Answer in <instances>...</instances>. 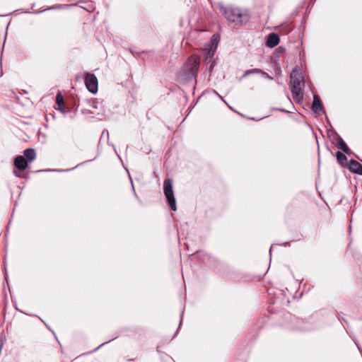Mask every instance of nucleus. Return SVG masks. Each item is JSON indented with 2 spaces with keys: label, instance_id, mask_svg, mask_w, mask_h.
Masks as SVG:
<instances>
[{
  "label": "nucleus",
  "instance_id": "nucleus-22",
  "mask_svg": "<svg viewBox=\"0 0 362 362\" xmlns=\"http://www.w3.org/2000/svg\"><path fill=\"white\" fill-rule=\"evenodd\" d=\"M117 337H115V338H112V340H115V339H117Z\"/></svg>",
  "mask_w": 362,
  "mask_h": 362
},
{
  "label": "nucleus",
  "instance_id": "nucleus-2",
  "mask_svg": "<svg viewBox=\"0 0 362 362\" xmlns=\"http://www.w3.org/2000/svg\"><path fill=\"white\" fill-rule=\"evenodd\" d=\"M225 17L229 22L234 23L235 26L241 25L249 21L248 15L241 12L238 8L226 9L225 11Z\"/></svg>",
  "mask_w": 362,
  "mask_h": 362
},
{
  "label": "nucleus",
  "instance_id": "nucleus-11",
  "mask_svg": "<svg viewBox=\"0 0 362 362\" xmlns=\"http://www.w3.org/2000/svg\"><path fill=\"white\" fill-rule=\"evenodd\" d=\"M336 145L338 148L341 149L344 153H349L350 152L349 148L340 136L337 137V143Z\"/></svg>",
  "mask_w": 362,
  "mask_h": 362
},
{
  "label": "nucleus",
  "instance_id": "nucleus-21",
  "mask_svg": "<svg viewBox=\"0 0 362 362\" xmlns=\"http://www.w3.org/2000/svg\"><path fill=\"white\" fill-rule=\"evenodd\" d=\"M117 337H115V338H112V340H115V339H117Z\"/></svg>",
  "mask_w": 362,
  "mask_h": 362
},
{
  "label": "nucleus",
  "instance_id": "nucleus-7",
  "mask_svg": "<svg viewBox=\"0 0 362 362\" xmlns=\"http://www.w3.org/2000/svg\"><path fill=\"white\" fill-rule=\"evenodd\" d=\"M280 41L279 36L276 33H269L267 35V39L266 41V45L268 47L273 48L276 47Z\"/></svg>",
  "mask_w": 362,
  "mask_h": 362
},
{
  "label": "nucleus",
  "instance_id": "nucleus-12",
  "mask_svg": "<svg viewBox=\"0 0 362 362\" xmlns=\"http://www.w3.org/2000/svg\"><path fill=\"white\" fill-rule=\"evenodd\" d=\"M336 156L337 161L343 166L347 165V158L346 156L341 152L337 151L336 153Z\"/></svg>",
  "mask_w": 362,
  "mask_h": 362
},
{
  "label": "nucleus",
  "instance_id": "nucleus-17",
  "mask_svg": "<svg viewBox=\"0 0 362 362\" xmlns=\"http://www.w3.org/2000/svg\"><path fill=\"white\" fill-rule=\"evenodd\" d=\"M15 175L17 176V177H21L20 175L17 174V173L15 171Z\"/></svg>",
  "mask_w": 362,
  "mask_h": 362
},
{
  "label": "nucleus",
  "instance_id": "nucleus-3",
  "mask_svg": "<svg viewBox=\"0 0 362 362\" xmlns=\"http://www.w3.org/2000/svg\"><path fill=\"white\" fill-rule=\"evenodd\" d=\"M200 59L198 56H190L186 64H185L184 69L189 76H192L196 78L199 70Z\"/></svg>",
  "mask_w": 362,
  "mask_h": 362
},
{
  "label": "nucleus",
  "instance_id": "nucleus-9",
  "mask_svg": "<svg viewBox=\"0 0 362 362\" xmlns=\"http://www.w3.org/2000/svg\"><path fill=\"white\" fill-rule=\"evenodd\" d=\"M348 165L349 170L354 173L358 174L360 171V167L361 166V164H360L358 161L356 160L351 159L349 161V163Z\"/></svg>",
  "mask_w": 362,
  "mask_h": 362
},
{
  "label": "nucleus",
  "instance_id": "nucleus-5",
  "mask_svg": "<svg viewBox=\"0 0 362 362\" xmlns=\"http://www.w3.org/2000/svg\"><path fill=\"white\" fill-rule=\"evenodd\" d=\"M163 190L168 204H175L173 190V181L171 179H165L163 182Z\"/></svg>",
  "mask_w": 362,
  "mask_h": 362
},
{
  "label": "nucleus",
  "instance_id": "nucleus-13",
  "mask_svg": "<svg viewBox=\"0 0 362 362\" xmlns=\"http://www.w3.org/2000/svg\"><path fill=\"white\" fill-rule=\"evenodd\" d=\"M56 103L59 106V109L62 110L64 107V98L61 94H57L56 97Z\"/></svg>",
  "mask_w": 362,
  "mask_h": 362
},
{
  "label": "nucleus",
  "instance_id": "nucleus-18",
  "mask_svg": "<svg viewBox=\"0 0 362 362\" xmlns=\"http://www.w3.org/2000/svg\"><path fill=\"white\" fill-rule=\"evenodd\" d=\"M127 361H134V359H132V358H129V359H127Z\"/></svg>",
  "mask_w": 362,
  "mask_h": 362
},
{
  "label": "nucleus",
  "instance_id": "nucleus-1",
  "mask_svg": "<svg viewBox=\"0 0 362 362\" xmlns=\"http://www.w3.org/2000/svg\"><path fill=\"white\" fill-rule=\"evenodd\" d=\"M304 86V76L300 70L296 67L290 74V89L295 101L300 102L303 100Z\"/></svg>",
  "mask_w": 362,
  "mask_h": 362
},
{
  "label": "nucleus",
  "instance_id": "nucleus-14",
  "mask_svg": "<svg viewBox=\"0 0 362 362\" xmlns=\"http://www.w3.org/2000/svg\"><path fill=\"white\" fill-rule=\"evenodd\" d=\"M252 73L262 74L264 76H265L267 78H272L271 77L269 76V75L266 72H264L259 69H253L248 70L245 72V75H247V74H252Z\"/></svg>",
  "mask_w": 362,
  "mask_h": 362
},
{
  "label": "nucleus",
  "instance_id": "nucleus-8",
  "mask_svg": "<svg viewBox=\"0 0 362 362\" xmlns=\"http://www.w3.org/2000/svg\"><path fill=\"white\" fill-rule=\"evenodd\" d=\"M23 156L25 157V159L28 162V163H32L37 157L35 150L32 148H27L24 150Z\"/></svg>",
  "mask_w": 362,
  "mask_h": 362
},
{
  "label": "nucleus",
  "instance_id": "nucleus-6",
  "mask_svg": "<svg viewBox=\"0 0 362 362\" xmlns=\"http://www.w3.org/2000/svg\"><path fill=\"white\" fill-rule=\"evenodd\" d=\"M28 162L23 156H16L13 160V165L15 168L20 171L25 170L28 167Z\"/></svg>",
  "mask_w": 362,
  "mask_h": 362
},
{
  "label": "nucleus",
  "instance_id": "nucleus-4",
  "mask_svg": "<svg viewBox=\"0 0 362 362\" xmlns=\"http://www.w3.org/2000/svg\"><path fill=\"white\" fill-rule=\"evenodd\" d=\"M85 84L87 89L92 93L98 92V81L97 77L91 73H87L85 76Z\"/></svg>",
  "mask_w": 362,
  "mask_h": 362
},
{
  "label": "nucleus",
  "instance_id": "nucleus-16",
  "mask_svg": "<svg viewBox=\"0 0 362 362\" xmlns=\"http://www.w3.org/2000/svg\"><path fill=\"white\" fill-rule=\"evenodd\" d=\"M359 175H362V165L360 167V171H359Z\"/></svg>",
  "mask_w": 362,
  "mask_h": 362
},
{
  "label": "nucleus",
  "instance_id": "nucleus-15",
  "mask_svg": "<svg viewBox=\"0 0 362 362\" xmlns=\"http://www.w3.org/2000/svg\"><path fill=\"white\" fill-rule=\"evenodd\" d=\"M171 206L172 210L176 211L177 210V205H170Z\"/></svg>",
  "mask_w": 362,
  "mask_h": 362
},
{
  "label": "nucleus",
  "instance_id": "nucleus-10",
  "mask_svg": "<svg viewBox=\"0 0 362 362\" xmlns=\"http://www.w3.org/2000/svg\"><path fill=\"white\" fill-rule=\"evenodd\" d=\"M312 110L315 112H319L322 110V105L321 100L317 95H314L313 103L312 105Z\"/></svg>",
  "mask_w": 362,
  "mask_h": 362
},
{
  "label": "nucleus",
  "instance_id": "nucleus-19",
  "mask_svg": "<svg viewBox=\"0 0 362 362\" xmlns=\"http://www.w3.org/2000/svg\"><path fill=\"white\" fill-rule=\"evenodd\" d=\"M107 342H105L106 344ZM103 345H105V343H103V344H100V346H103Z\"/></svg>",
  "mask_w": 362,
  "mask_h": 362
},
{
  "label": "nucleus",
  "instance_id": "nucleus-20",
  "mask_svg": "<svg viewBox=\"0 0 362 362\" xmlns=\"http://www.w3.org/2000/svg\"><path fill=\"white\" fill-rule=\"evenodd\" d=\"M107 342H105L106 344ZM103 345H105V343H103V344H100V346H103Z\"/></svg>",
  "mask_w": 362,
  "mask_h": 362
}]
</instances>
